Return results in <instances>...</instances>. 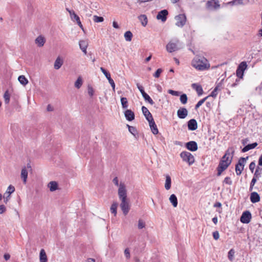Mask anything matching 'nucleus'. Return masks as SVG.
Segmentation results:
<instances>
[{"label":"nucleus","mask_w":262,"mask_h":262,"mask_svg":"<svg viewBox=\"0 0 262 262\" xmlns=\"http://www.w3.org/2000/svg\"><path fill=\"white\" fill-rule=\"evenodd\" d=\"M118 194L119 200L121 201L120 207L124 215L128 214L129 211L130 206L129 200L127 196V190L126 186L123 183H120L118 190Z\"/></svg>","instance_id":"f257e3e1"},{"label":"nucleus","mask_w":262,"mask_h":262,"mask_svg":"<svg viewBox=\"0 0 262 262\" xmlns=\"http://www.w3.org/2000/svg\"><path fill=\"white\" fill-rule=\"evenodd\" d=\"M191 66L199 71H204L210 67L208 60L201 56H195L191 61Z\"/></svg>","instance_id":"f03ea898"},{"label":"nucleus","mask_w":262,"mask_h":262,"mask_svg":"<svg viewBox=\"0 0 262 262\" xmlns=\"http://www.w3.org/2000/svg\"><path fill=\"white\" fill-rule=\"evenodd\" d=\"M229 149H228L226 151L225 155L222 157L219 165L217 168V175L220 176L222 172L225 170L229 166V163H228L227 161L229 159Z\"/></svg>","instance_id":"7ed1b4c3"},{"label":"nucleus","mask_w":262,"mask_h":262,"mask_svg":"<svg viewBox=\"0 0 262 262\" xmlns=\"http://www.w3.org/2000/svg\"><path fill=\"white\" fill-rule=\"evenodd\" d=\"M247 67L246 62H242L238 66L236 71V75L237 78L235 79V82L232 84V86H235L238 83L240 79H242L244 76V73L245 70Z\"/></svg>","instance_id":"20e7f679"},{"label":"nucleus","mask_w":262,"mask_h":262,"mask_svg":"<svg viewBox=\"0 0 262 262\" xmlns=\"http://www.w3.org/2000/svg\"><path fill=\"white\" fill-rule=\"evenodd\" d=\"M180 41L178 39L170 40L166 45V50L169 53H172L180 49L179 47Z\"/></svg>","instance_id":"39448f33"},{"label":"nucleus","mask_w":262,"mask_h":262,"mask_svg":"<svg viewBox=\"0 0 262 262\" xmlns=\"http://www.w3.org/2000/svg\"><path fill=\"white\" fill-rule=\"evenodd\" d=\"M180 157L183 161L188 163L189 165H192L194 162V158L189 152L186 151H182L180 154Z\"/></svg>","instance_id":"423d86ee"},{"label":"nucleus","mask_w":262,"mask_h":262,"mask_svg":"<svg viewBox=\"0 0 262 262\" xmlns=\"http://www.w3.org/2000/svg\"><path fill=\"white\" fill-rule=\"evenodd\" d=\"M248 159V157L246 158H240L238 160V163L235 165V171L237 176H239L244 169V167L246 162Z\"/></svg>","instance_id":"0eeeda50"},{"label":"nucleus","mask_w":262,"mask_h":262,"mask_svg":"<svg viewBox=\"0 0 262 262\" xmlns=\"http://www.w3.org/2000/svg\"><path fill=\"white\" fill-rule=\"evenodd\" d=\"M220 4L217 0L208 1L206 3V8L209 10H214L220 8Z\"/></svg>","instance_id":"6e6552de"},{"label":"nucleus","mask_w":262,"mask_h":262,"mask_svg":"<svg viewBox=\"0 0 262 262\" xmlns=\"http://www.w3.org/2000/svg\"><path fill=\"white\" fill-rule=\"evenodd\" d=\"M251 214L249 211H244L240 218V221L242 223L244 224H248L250 223L251 219Z\"/></svg>","instance_id":"1a4fd4ad"},{"label":"nucleus","mask_w":262,"mask_h":262,"mask_svg":"<svg viewBox=\"0 0 262 262\" xmlns=\"http://www.w3.org/2000/svg\"><path fill=\"white\" fill-rule=\"evenodd\" d=\"M176 26L182 27L185 24L186 21V17L184 14H180L175 17Z\"/></svg>","instance_id":"9d476101"},{"label":"nucleus","mask_w":262,"mask_h":262,"mask_svg":"<svg viewBox=\"0 0 262 262\" xmlns=\"http://www.w3.org/2000/svg\"><path fill=\"white\" fill-rule=\"evenodd\" d=\"M168 11L166 9L163 10L159 12L157 15V19L161 20L162 22H165L167 19V16L168 15Z\"/></svg>","instance_id":"9b49d317"},{"label":"nucleus","mask_w":262,"mask_h":262,"mask_svg":"<svg viewBox=\"0 0 262 262\" xmlns=\"http://www.w3.org/2000/svg\"><path fill=\"white\" fill-rule=\"evenodd\" d=\"M186 147L190 151H195L198 149V144L195 141H191L186 143Z\"/></svg>","instance_id":"f8f14e48"},{"label":"nucleus","mask_w":262,"mask_h":262,"mask_svg":"<svg viewBox=\"0 0 262 262\" xmlns=\"http://www.w3.org/2000/svg\"><path fill=\"white\" fill-rule=\"evenodd\" d=\"M142 113L145 116L146 119L148 121V122L154 119L151 114L148 111V110L144 106L142 107Z\"/></svg>","instance_id":"ddd939ff"},{"label":"nucleus","mask_w":262,"mask_h":262,"mask_svg":"<svg viewBox=\"0 0 262 262\" xmlns=\"http://www.w3.org/2000/svg\"><path fill=\"white\" fill-rule=\"evenodd\" d=\"M177 115L180 119H184L188 115V111L184 107H181L177 111Z\"/></svg>","instance_id":"4468645a"},{"label":"nucleus","mask_w":262,"mask_h":262,"mask_svg":"<svg viewBox=\"0 0 262 262\" xmlns=\"http://www.w3.org/2000/svg\"><path fill=\"white\" fill-rule=\"evenodd\" d=\"M124 116L126 119L129 121H132L135 119V114L130 110H126L124 112Z\"/></svg>","instance_id":"2eb2a0df"},{"label":"nucleus","mask_w":262,"mask_h":262,"mask_svg":"<svg viewBox=\"0 0 262 262\" xmlns=\"http://www.w3.org/2000/svg\"><path fill=\"white\" fill-rule=\"evenodd\" d=\"M198 128L196 121L194 119H191L188 122V128L190 130H194Z\"/></svg>","instance_id":"dca6fc26"},{"label":"nucleus","mask_w":262,"mask_h":262,"mask_svg":"<svg viewBox=\"0 0 262 262\" xmlns=\"http://www.w3.org/2000/svg\"><path fill=\"white\" fill-rule=\"evenodd\" d=\"M250 201L253 203L258 202L260 201V196L256 192H253L250 195Z\"/></svg>","instance_id":"f3484780"},{"label":"nucleus","mask_w":262,"mask_h":262,"mask_svg":"<svg viewBox=\"0 0 262 262\" xmlns=\"http://www.w3.org/2000/svg\"><path fill=\"white\" fill-rule=\"evenodd\" d=\"M35 42L38 47H41L44 45L46 39L42 36L39 35L35 39Z\"/></svg>","instance_id":"a211bd4d"},{"label":"nucleus","mask_w":262,"mask_h":262,"mask_svg":"<svg viewBox=\"0 0 262 262\" xmlns=\"http://www.w3.org/2000/svg\"><path fill=\"white\" fill-rule=\"evenodd\" d=\"M149 126L151 128L152 133L154 135H157L158 133V129L157 128V125L154 121V120H151L148 122Z\"/></svg>","instance_id":"6ab92c4d"},{"label":"nucleus","mask_w":262,"mask_h":262,"mask_svg":"<svg viewBox=\"0 0 262 262\" xmlns=\"http://www.w3.org/2000/svg\"><path fill=\"white\" fill-rule=\"evenodd\" d=\"M192 88L196 91L199 96H201L203 94V90L200 85H199L196 83H193L192 84Z\"/></svg>","instance_id":"aec40b11"},{"label":"nucleus","mask_w":262,"mask_h":262,"mask_svg":"<svg viewBox=\"0 0 262 262\" xmlns=\"http://www.w3.org/2000/svg\"><path fill=\"white\" fill-rule=\"evenodd\" d=\"M257 146V143L256 142L253 143L252 144H249L246 145L242 150V152H245L248 151V150L253 149Z\"/></svg>","instance_id":"412c9836"},{"label":"nucleus","mask_w":262,"mask_h":262,"mask_svg":"<svg viewBox=\"0 0 262 262\" xmlns=\"http://www.w3.org/2000/svg\"><path fill=\"white\" fill-rule=\"evenodd\" d=\"M63 64V60L59 57H57L54 62V67L56 70H58Z\"/></svg>","instance_id":"4be33fe9"},{"label":"nucleus","mask_w":262,"mask_h":262,"mask_svg":"<svg viewBox=\"0 0 262 262\" xmlns=\"http://www.w3.org/2000/svg\"><path fill=\"white\" fill-rule=\"evenodd\" d=\"M48 186L51 191H54L58 188V184L55 181H51Z\"/></svg>","instance_id":"5701e85b"},{"label":"nucleus","mask_w":262,"mask_h":262,"mask_svg":"<svg viewBox=\"0 0 262 262\" xmlns=\"http://www.w3.org/2000/svg\"><path fill=\"white\" fill-rule=\"evenodd\" d=\"M28 171L27 170L26 168L25 167L21 169V178L23 180L24 183H26L27 182V179L28 178Z\"/></svg>","instance_id":"b1692460"},{"label":"nucleus","mask_w":262,"mask_h":262,"mask_svg":"<svg viewBox=\"0 0 262 262\" xmlns=\"http://www.w3.org/2000/svg\"><path fill=\"white\" fill-rule=\"evenodd\" d=\"M118 206V203L114 202L112 204L111 208H110V211L113 214H114V216H116L117 215V209Z\"/></svg>","instance_id":"393cba45"},{"label":"nucleus","mask_w":262,"mask_h":262,"mask_svg":"<svg viewBox=\"0 0 262 262\" xmlns=\"http://www.w3.org/2000/svg\"><path fill=\"white\" fill-rule=\"evenodd\" d=\"M169 201L174 207H176L177 206L178 199L175 194H172L170 196Z\"/></svg>","instance_id":"a878e982"},{"label":"nucleus","mask_w":262,"mask_h":262,"mask_svg":"<svg viewBox=\"0 0 262 262\" xmlns=\"http://www.w3.org/2000/svg\"><path fill=\"white\" fill-rule=\"evenodd\" d=\"M171 180L169 175H166L165 183V188L166 190H169L171 188Z\"/></svg>","instance_id":"bb28decb"},{"label":"nucleus","mask_w":262,"mask_h":262,"mask_svg":"<svg viewBox=\"0 0 262 262\" xmlns=\"http://www.w3.org/2000/svg\"><path fill=\"white\" fill-rule=\"evenodd\" d=\"M40 262H47V257L46 255V253L43 249H41L40 252Z\"/></svg>","instance_id":"cd10ccee"},{"label":"nucleus","mask_w":262,"mask_h":262,"mask_svg":"<svg viewBox=\"0 0 262 262\" xmlns=\"http://www.w3.org/2000/svg\"><path fill=\"white\" fill-rule=\"evenodd\" d=\"M18 80L19 82L24 86H25L28 83V80L24 75H20L18 77Z\"/></svg>","instance_id":"c85d7f7f"},{"label":"nucleus","mask_w":262,"mask_h":262,"mask_svg":"<svg viewBox=\"0 0 262 262\" xmlns=\"http://www.w3.org/2000/svg\"><path fill=\"white\" fill-rule=\"evenodd\" d=\"M133 34L130 31H127L124 33V38L126 41H130L132 39Z\"/></svg>","instance_id":"c756f323"},{"label":"nucleus","mask_w":262,"mask_h":262,"mask_svg":"<svg viewBox=\"0 0 262 262\" xmlns=\"http://www.w3.org/2000/svg\"><path fill=\"white\" fill-rule=\"evenodd\" d=\"M121 103L123 109H126L128 107V101L126 98L121 97Z\"/></svg>","instance_id":"7c9ffc66"},{"label":"nucleus","mask_w":262,"mask_h":262,"mask_svg":"<svg viewBox=\"0 0 262 262\" xmlns=\"http://www.w3.org/2000/svg\"><path fill=\"white\" fill-rule=\"evenodd\" d=\"M79 45L80 49H85V48H87L88 43L86 40H81L79 42Z\"/></svg>","instance_id":"2f4dec72"},{"label":"nucleus","mask_w":262,"mask_h":262,"mask_svg":"<svg viewBox=\"0 0 262 262\" xmlns=\"http://www.w3.org/2000/svg\"><path fill=\"white\" fill-rule=\"evenodd\" d=\"M143 97L144 98V100L148 102L149 104L152 105L154 104V102L152 100V99L150 97V96L146 94V93L143 94L142 95Z\"/></svg>","instance_id":"473e14b6"},{"label":"nucleus","mask_w":262,"mask_h":262,"mask_svg":"<svg viewBox=\"0 0 262 262\" xmlns=\"http://www.w3.org/2000/svg\"><path fill=\"white\" fill-rule=\"evenodd\" d=\"M70 15L71 18L73 21H76L77 22V21L79 20V17L75 13L74 11L70 12Z\"/></svg>","instance_id":"72a5a7b5"},{"label":"nucleus","mask_w":262,"mask_h":262,"mask_svg":"<svg viewBox=\"0 0 262 262\" xmlns=\"http://www.w3.org/2000/svg\"><path fill=\"white\" fill-rule=\"evenodd\" d=\"M139 19L141 21L143 26H145L147 24V18L145 15H141L139 17Z\"/></svg>","instance_id":"f704fd0d"},{"label":"nucleus","mask_w":262,"mask_h":262,"mask_svg":"<svg viewBox=\"0 0 262 262\" xmlns=\"http://www.w3.org/2000/svg\"><path fill=\"white\" fill-rule=\"evenodd\" d=\"M10 95L8 91H6L4 94V98L6 104H8L10 102Z\"/></svg>","instance_id":"c9c22d12"},{"label":"nucleus","mask_w":262,"mask_h":262,"mask_svg":"<svg viewBox=\"0 0 262 262\" xmlns=\"http://www.w3.org/2000/svg\"><path fill=\"white\" fill-rule=\"evenodd\" d=\"M100 70L103 73V74L105 75V76L106 77V78L108 80H109V79H112V78L111 77L110 73L109 72H108L104 68L101 67Z\"/></svg>","instance_id":"e433bc0d"},{"label":"nucleus","mask_w":262,"mask_h":262,"mask_svg":"<svg viewBox=\"0 0 262 262\" xmlns=\"http://www.w3.org/2000/svg\"><path fill=\"white\" fill-rule=\"evenodd\" d=\"M82 84V80L80 77H78L75 82V86L77 89H79Z\"/></svg>","instance_id":"4c0bfd02"},{"label":"nucleus","mask_w":262,"mask_h":262,"mask_svg":"<svg viewBox=\"0 0 262 262\" xmlns=\"http://www.w3.org/2000/svg\"><path fill=\"white\" fill-rule=\"evenodd\" d=\"M180 101L181 102L184 104H186L187 102V96L186 94H183L180 96Z\"/></svg>","instance_id":"58836bf2"},{"label":"nucleus","mask_w":262,"mask_h":262,"mask_svg":"<svg viewBox=\"0 0 262 262\" xmlns=\"http://www.w3.org/2000/svg\"><path fill=\"white\" fill-rule=\"evenodd\" d=\"M209 97V96H207L205 97L204 98L200 100L197 104L195 106V110H197L201 105L204 103V102L205 101V100Z\"/></svg>","instance_id":"ea45409f"},{"label":"nucleus","mask_w":262,"mask_h":262,"mask_svg":"<svg viewBox=\"0 0 262 262\" xmlns=\"http://www.w3.org/2000/svg\"><path fill=\"white\" fill-rule=\"evenodd\" d=\"M258 177H256L255 176H254L252 178L251 182L250 183V186L249 190L250 191H252L254 185H255V183L256 182L257 179H258Z\"/></svg>","instance_id":"a19ab883"},{"label":"nucleus","mask_w":262,"mask_h":262,"mask_svg":"<svg viewBox=\"0 0 262 262\" xmlns=\"http://www.w3.org/2000/svg\"><path fill=\"white\" fill-rule=\"evenodd\" d=\"M93 20L95 23H100L102 22L104 20V18L101 16H98L97 15H94L93 16Z\"/></svg>","instance_id":"79ce46f5"},{"label":"nucleus","mask_w":262,"mask_h":262,"mask_svg":"<svg viewBox=\"0 0 262 262\" xmlns=\"http://www.w3.org/2000/svg\"><path fill=\"white\" fill-rule=\"evenodd\" d=\"M219 85L217 84V85L214 88L213 91L211 93L210 95L209 96H208L209 97V96H211L212 97H215L216 96V95H217V91L219 90Z\"/></svg>","instance_id":"37998d69"},{"label":"nucleus","mask_w":262,"mask_h":262,"mask_svg":"<svg viewBox=\"0 0 262 262\" xmlns=\"http://www.w3.org/2000/svg\"><path fill=\"white\" fill-rule=\"evenodd\" d=\"M243 0H233L230 2V5H243Z\"/></svg>","instance_id":"c03bdc74"},{"label":"nucleus","mask_w":262,"mask_h":262,"mask_svg":"<svg viewBox=\"0 0 262 262\" xmlns=\"http://www.w3.org/2000/svg\"><path fill=\"white\" fill-rule=\"evenodd\" d=\"M127 126L128 127L129 132L133 135H135L136 133H137L136 128L135 127L130 126L129 125H127Z\"/></svg>","instance_id":"a18cd8bd"},{"label":"nucleus","mask_w":262,"mask_h":262,"mask_svg":"<svg viewBox=\"0 0 262 262\" xmlns=\"http://www.w3.org/2000/svg\"><path fill=\"white\" fill-rule=\"evenodd\" d=\"M145 226V222L143 220L140 219L138 221V229H141L144 228Z\"/></svg>","instance_id":"49530a36"},{"label":"nucleus","mask_w":262,"mask_h":262,"mask_svg":"<svg viewBox=\"0 0 262 262\" xmlns=\"http://www.w3.org/2000/svg\"><path fill=\"white\" fill-rule=\"evenodd\" d=\"M261 170H262V168H260L258 166L256 169V170L254 174V176L259 178L260 177V173H261Z\"/></svg>","instance_id":"de8ad7c7"},{"label":"nucleus","mask_w":262,"mask_h":262,"mask_svg":"<svg viewBox=\"0 0 262 262\" xmlns=\"http://www.w3.org/2000/svg\"><path fill=\"white\" fill-rule=\"evenodd\" d=\"M15 191V188L12 185H10L8 188L6 193H8V195H10Z\"/></svg>","instance_id":"09e8293b"},{"label":"nucleus","mask_w":262,"mask_h":262,"mask_svg":"<svg viewBox=\"0 0 262 262\" xmlns=\"http://www.w3.org/2000/svg\"><path fill=\"white\" fill-rule=\"evenodd\" d=\"M162 71L163 70L162 69H158L154 74V76L155 78H159Z\"/></svg>","instance_id":"8fccbe9b"},{"label":"nucleus","mask_w":262,"mask_h":262,"mask_svg":"<svg viewBox=\"0 0 262 262\" xmlns=\"http://www.w3.org/2000/svg\"><path fill=\"white\" fill-rule=\"evenodd\" d=\"M255 167V163L254 161L252 162L249 165V169L251 172H253L254 169Z\"/></svg>","instance_id":"3c124183"},{"label":"nucleus","mask_w":262,"mask_h":262,"mask_svg":"<svg viewBox=\"0 0 262 262\" xmlns=\"http://www.w3.org/2000/svg\"><path fill=\"white\" fill-rule=\"evenodd\" d=\"M137 86L138 90L140 91V92L142 94V95H143V94L145 93V92L144 90L143 87L142 86L140 85L139 83L137 84Z\"/></svg>","instance_id":"603ef678"},{"label":"nucleus","mask_w":262,"mask_h":262,"mask_svg":"<svg viewBox=\"0 0 262 262\" xmlns=\"http://www.w3.org/2000/svg\"><path fill=\"white\" fill-rule=\"evenodd\" d=\"M168 93L170 94L173 95V96H178L179 95V92L173 91L172 90H169L168 91Z\"/></svg>","instance_id":"864d4df0"},{"label":"nucleus","mask_w":262,"mask_h":262,"mask_svg":"<svg viewBox=\"0 0 262 262\" xmlns=\"http://www.w3.org/2000/svg\"><path fill=\"white\" fill-rule=\"evenodd\" d=\"M108 81L110 84H111V86L112 87L113 91H115V82H114L113 79L112 78L111 79H109V80H108Z\"/></svg>","instance_id":"5fc2aeb1"},{"label":"nucleus","mask_w":262,"mask_h":262,"mask_svg":"<svg viewBox=\"0 0 262 262\" xmlns=\"http://www.w3.org/2000/svg\"><path fill=\"white\" fill-rule=\"evenodd\" d=\"M213 236L214 239L217 240L219 238L220 235L218 231H216L213 232Z\"/></svg>","instance_id":"6e6d98bb"},{"label":"nucleus","mask_w":262,"mask_h":262,"mask_svg":"<svg viewBox=\"0 0 262 262\" xmlns=\"http://www.w3.org/2000/svg\"><path fill=\"white\" fill-rule=\"evenodd\" d=\"M113 182L116 186L119 187L120 184H119V181L117 177H115L113 179Z\"/></svg>","instance_id":"4d7b16f0"},{"label":"nucleus","mask_w":262,"mask_h":262,"mask_svg":"<svg viewBox=\"0 0 262 262\" xmlns=\"http://www.w3.org/2000/svg\"><path fill=\"white\" fill-rule=\"evenodd\" d=\"M124 254L127 258H129L130 257V253L128 249L126 248L125 249Z\"/></svg>","instance_id":"13d9d810"},{"label":"nucleus","mask_w":262,"mask_h":262,"mask_svg":"<svg viewBox=\"0 0 262 262\" xmlns=\"http://www.w3.org/2000/svg\"><path fill=\"white\" fill-rule=\"evenodd\" d=\"M6 211V207L4 205H0V214H2Z\"/></svg>","instance_id":"bf43d9fd"},{"label":"nucleus","mask_w":262,"mask_h":262,"mask_svg":"<svg viewBox=\"0 0 262 262\" xmlns=\"http://www.w3.org/2000/svg\"><path fill=\"white\" fill-rule=\"evenodd\" d=\"M88 94L90 96H92L94 94V91L92 87H89Z\"/></svg>","instance_id":"052dcab7"},{"label":"nucleus","mask_w":262,"mask_h":262,"mask_svg":"<svg viewBox=\"0 0 262 262\" xmlns=\"http://www.w3.org/2000/svg\"><path fill=\"white\" fill-rule=\"evenodd\" d=\"M113 26L114 28H116V29H119V26L118 24V23L115 21H114L113 22Z\"/></svg>","instance_id":"680f3d73"},{"label":"nucleus","mask_w":262,"mask_h":262,"mask_svg":"<svg viewBox=\"0 0 262 262\" xmlns=\"http://www.w3.org/2000/svg\"><path fill=\"white\" fill-rule=\"evenodd\" d=\"M4 258H5V259L6 260H9L10 259V254H7H7H5L4 255Z\"/></svg>","instance_id":"e2e57ef3"},{"label":"nucleus","mask_w":262,"mask_h":262,"mask_svg":"<svg viewBox=\"0 0 262 262\" xmlns=\"http://www.w3.org/2000/svg\"><path fill=\"white\" fill-rule=\"evenodd\" d=\"M258 162V165L262 166V155L259 157Z\"/></svg>","instance_id":"0e129e2a"},{"label":"nucleus","mask_w":262,"mask_h":262,"mask_svg":"<svg viewBox=\"0 0 262 262\" xmlns=\"http://www.w3.org/2000/svg\"><path fill=\"white\" fill-rule=\"evenodd\" d=\"M47 110L49 112L53 111V107L50 104H49L47 106Z\"/></svg>","instance_id":"69168bd1"},{"label":"nucleus","mask_w":262,"mask_h":262,"mask_svg":"<svg viewBox=\"0 0 262 262\" xmlns=\"http://www.w3.org/2000/svg\"><path fill=\"white\" fill-rule=\"evenodd\" d=\"M4 202L5 203H7L10 199V195H8L7 196H4Z\"/></svg>","instance_id":"338daca9"},{"label":"nucleus","mask_w":262,"mask_h":262,"mask_svg":"<svg viewBox=\"0 0 262 262\" xmlns=\"http://www.w3.org/2000/svg\"><path fill=\"white\" fill-rule=\"evenodd\" d=\"M213 206L214 207H220L222 206V205L221 203L216 202L214 204Z\"/></svg>","instance_id":"774afa93"}]
</instances>
